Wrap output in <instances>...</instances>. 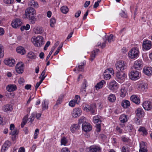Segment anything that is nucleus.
Returning <instances> with one entry per match:
<instances>
[{
  "mask_svg": "<svg viewBox=\"0 0 152 152\" xmlns=\"http://www.w3.org/2000/svg\"><path fill=\"white\" fill-rule=\"evenodd\" d=\"M31 41L34 45L37 47H40L43 44V37L40 36H39L37 37H32Z\"/></svg>",
  "mask_w": 152,
  "mask_h": 152,
  "instance_id": "obj_1",
  "label": "nucleus"
},
{
  "mask_svg": "<svg viewBox=\"0 0 152 152\" xmlns=\"http://www.w3.org/2000/svg\"><path fill=\"white\" fill-rule=\"evenodd\" d=\"M117 69L118 71H123L124 69H126L127 66L126 63L123 61H118L115 64Z\"/></svg>",
  "mask_w": 152,
  "mask_h": 152,
  "instance_id": "obj_2",
  "label": "nucleus"
},
{
  "mask_svg": "<svg viewBox=\"0 0 152 152\" xmlns=\"http://www.w3.org/2000/svg\"><path fill=\"white\" fill-rule=\"evenodd\" d=\"M108 87L110 90L114 91L118 89L119 88V85L115 80H113L108 83Z\"/></svg>",
  "mask_w": 152,
  "mask_h": 152,
  "instance_id": "obj_3",
  "label": "nucleus"
},
{
  "mask_svg": "<svg viewBox=\"0 0 152 152\" xmlns=\"http://www.w3.org/2000/svg\"><path fill=\"white\" fill-rule=\"evenodd\" d=\"M129 77L130 79L135 80L139 79L140 77V73L136 70L132 71L129 74Z\"/></svg>",
  "mask_w": 152,
  "mask_h": 152,
  "instance_id": "obj_4",
  "label": "nucleus"
},
{
  "mask_svg": "<svg viewBox=\"0 0 152 152\" xmlns=\"http://www.w3.org/2000/svg\"><path fill=\"white\" fill-rule=\"evenodd\" d=\"M139 50L137 48H134L131 49L129 53V56L131 58H134L137 57L139 55Z\"/></svg>",
  "mask_w": 152,
  "mask_h": 152,
  "instance_id": "obj_5",
  "label": "nucleus"
},
{
  "mask_svg": "<svg viewBox=\"0 0 152 152\" xmlns=\"http://www.w3.org/2000/svg\"><path fill=\"white\" fill-rule=\"evenodd\" d=\"M96 105L95 104H91V105H86L84 107L83 110L86 112H90L92 114L95 113Z\"/></svg>",
  "mask_w": 152,
  "mask_h": 152,
  "instance_id": "obj_6",
  "label": "nucleus"
},
{
  "mask_svg": "<svg viewBox=\"0 0 152 152\" xmlns=\"http://www.w3.org/2000/svg\"><path fill=\"white\" fill-rule=\"evenodd\" d=\"M36 11L33 7L27 8L25 11V15L26 18L36 15Z\"/></svg>",
  "mask_w": 152,
  "mask_h": 152,
  "instance_id": "obj_7",
  "label": "nucleus"
},
{
  "mask_svg": "<svg viewBox=\"0 0 152 152\" xmlns=\"http://www.w3.org/2000/svg\"><path fill=\"white\" fill-rule=\"evenodd\" d=\"M24 64L23 62H19L16 65L15 69L18 74H21L23 72Z\"/></svg>",
  "mask_w": 152,
  "mask_h": 152,
  "instance_id": "obj_8",
  "label": "nucleus"
},
{
  "mask_svg": "<svg viewBox=\"0 0 152 152\" xmlns=\"http://www.w3.org/2000/svg\"><path fill=\"white\" fill-rule=\"evenodd\" d=\"M81 109L76 108L74 109L72 112V115L74 118H76L80 116L81 114Z\"/></svg>",
  "mask_w": 152,
  "mask_h": 152,
  "instance_id": "obj_9",
  "label": "nucleus"
},
{
  "mask_svg": "<svg viewBox=\"0 0 152 152\" xmlns=\"http://www.w3.org/2000/svg\"><path fill=\"white\" fill-rule=\"evenodd\" d=\"M126 75L123 72L118 71L116 73V76L117 79L119 81H123L125 78Z\"/></svg>",
  "mask_w": 152,
  "mask_h": 152,
  "instance_id": "obj_10",
  "label": "nucleus"
},
{
  "mask_svg": "<svg viewBox=\"0 0 152 152\" xmlns=\"http://www.w3.org/2000/svg\"><path fill=\"white\" fill-rule=\"evenodd\" d=\"M22 22L21 19L17 18L14 20L12 22L11 25L12 27L15 28L21 26Z\"/></svg>",
  "mask_w": 152,
  "mask_h": 152,
  "instance_id": "obj_11",
  "label": "nucleus"
},
{
  "mask_svg": "<svg viewBox=\"0 0 152 152\" xmlns=\"http://www.w3.org/2000/svg\"><path fill=\"white\" fill-rule=\"evenodd\" d=\"M134 68L137 70H141L143 67L142 61L137 60L135 61L134 64Z\"/></svg>",
  "mask_w": 152,
  "mask_h": 152,
  "instance_id": "obj_12",
  "label": "nucleus"
},
{
  "mask_svg": "<svg viewBox=\"0 0 152 152\" xmlns=\"http://www.w3.org/2000/svg\"><path fill=\"white\" fill-rule=\"evenodd\" d=\"M143 73L148 76L152 75V67H145L143 69Z\"/></svg>",
  "mask_w": 152,
  "mask_h": 152,
  "instance_id": "obj_13",
  "label": "nucleus"
},
{
  "mask_svg": "<svg viewBox=\"0 0 152 152\" xmlns=\"http://www.w3.org/2000/svg\"><path fill=\"white\" fill-rule=\"evenodd\" d=\"M4 63L5 64L10 66H12L14 65L15 61L14 59L12 58H9L4 60Z\"/></svg>",
  "mask_w": 152,
  "mask_h": 152,
  "instance_id": "obj_14",
  "label": "nucleus"
},
{
  "mask_svg": "<svg viewBox=\"0 0 152 152\" xmlns=\"http://www.w3.org/2000/svg\"><path fill=\"white\" fill-rule=\"evenodd\" d=\"M86 65V62H83L81 63L79 65L78 67H77L76 69H75L73 71L76 72V73H78L79 71H83L84 69V67Z\"/></svg>",
  "mask_w": 152,
  "mask_h": 152,
  "instance_id": "obj_15",
  "label": "nucleus"
},
{
  "mask_svg": "<svg viewBox=\"0 0 152 152\" xmlns=\"http://www.w3.org/2000/svg\"><path fill=\"white\" fill-rule=\"evenodd\" d=\"M82 130L86 132H89L92 129V127L90 124L88 123H84L82 126Z\"/></svg>",
  "mask_w": 152,
  "mask_h": 152,
  "instance_id": "obj_16",
  "label": "nucleus"
},
{
  "mask_svg": "<svg viewBox=\"0 0 152 152\" xmlns=\"http://www.w3.org/2000/svg\"><path fill=\"white\" fill-rule=\"evenodd\" d=\"M151 42L148 40L144 41L142 44L143 48L145 50L150 49L151 47Z\"/></svg>",
  "mask_w": 152,
  "mask_h": 152,
  "instance_id": "obj_17",
  "label": "nucleus"
},
{
  "mask_svg": "<svg viewBox=\"0 0 152 152\" xmlns=\"http://www.w3.org/2000/svg\"><path fill=\"white\" fill-rule=\"evenodd\" d=\"M144 108L146 110H149L152 108L151 103L149 101H145L142 104Z\"/></svg>",
  "mask_w": 152,
  "mask_h": 152,
  "instance_id": "obj_18",
  "label": "nucleus"
},
{
  "mask_svg": "<svg viewBox=\"0 0 152 152\" xmlns=\"http://www.w3.org/2000/svg\"><path fill=\"white\" fill-rule=\"evenodd\" d=\"M10 130H11L10 134L12 135H15L18 134V132L17 129L15 128L14 125L11 124L10 126Z\"/></svg>",
  "mask_w": 152,
  "mask_h": 152,
  "instance_id": "obj_19",
  "label": "nucleus"
},
{
  "mask_svg": "<svg viewBox=\"0 0 152 152\" xmlns=\"http://www.w3.org/2000/svg\"><path fill=\"white\" fill-rule=\"evenodd\" d=\"M87 149L88 152H99L101 150L99 147L95 145L91 146Z\"/></svg>",
  "mask_w": 152,
  "mask_h": 152,
  "instance_id": "obj_20",
  "label": "nucleus"
},
{
  "mask_svg": "<svg viewBox=\"0 0 152 152\" xmlns=\"http://www.w3.org/2000/svg\"><path fill=\"white\" fill-rule=\"evenodd\" d=\"M135 113L137 116L139 118H141L144 115V113L143 109L140 108H138L136 110Z\"/></svg>",
  "mask_w": 152,
  "mask_h": 152,
  "instance_id": "obj_21",
  "label": "nucleus"
},
{
  "mask_svg": "<svg viewBox=\"0 0 152 152\" xmlns=\"http://www.w3.org/2000/svg\"><path fill=\"white\" fill-rule=\"evenodd\" d=\"M12 109V106L10 104H7L3 107V110L4 112H8L11 111Z\"/></svg>",
  "mask_w": 152,
  "mask_h": 152,
  "instance_id": "obj_22",
  "label": "nucleus"
},
{
  "mask_svg": "<svg viewBox=\"0 0 152 152\" xmlns=\"http://www.w3.org/2000/svg\"><path fill=\"white\" fill-rule=\"evenodd\" d=\"M130 99L136 104H139L140 102V99L136 95H133L130 97Z\"/></svg>",
  "mask_w": 152,
  "mask_h": 152,
  "instance_id": "obj_23",
  "label": "nucleus"
},
{
  "mask_svg": "<svg viewBox=\"0 0 152 152\" xmlns=\"http://www.w3.org/2000/svg\"><path fill=\"white\" fill-rule=\"evenodd\" d=\"M80 126L78 124H75L72 125L70 127V130L72 132L75 133L80 128Z\"/></svg>",
  "mask_w": 152,
  "mask_h": 152,
  "instance_id": "obj_24",
  "label": "nucleus"
},
{
  "mask_svg": "<svg viewBox=\"0 0 152 152\" xmlns=\"http://www.w3.org/2000/svg\"><path fill=\"white\" fill-rule=\"evenodd\" d=\"M17 89L16 85L14 84H10L8 85L7 87V90L9 92L14 91Z\"/></svg>",
  "mask_w": 152,
  "mask_h": 152,
  "instance_id": "obj_25",
  "label": "nucleus"
},
{
  "mask_svg": "<svg viewBox=\"0 0 152 152\" xmlns=\"http://www.w3.org/2000/svg\"><path fill=\"white\" fill-rule=\"evenodd\" d=\"M33 31L35 34H41L43 32L42 28L40 26L35 27L33 29Z\"/></svg>",
  "mask_w": 152,
  "mask_h": 152,
  "instance_id": "obj_26",
  "label": "nucleus"
},
{
  "mask_svg": "<svg viewBox=\"0 0 152 152\" xmlns=\"http://www.w3.org/2000/svg\"><path fill=\"white\" fill-rule=\"evenodd\" d=\"M28 5L31 7H34L37 8L38 7V5L37 2L35 1L34 0H31L28 3Z\"/></svg>",
  "mask_w": 152,
  "mask_h": 152,
  "instance_id": "obj_27",
  "label": "nucleus"
},
{
  "mask_svg": "<svg viewBox=\"0 0 152 152\" xmlns=\"http://www.w3.org/2000/svg\"><path fill=\"white\" fill-rule=\"evenodd\" d=\"M99 51V50L98 49H95V50H93L91 52L90 60L91 61H93L96 57V53Z\"/></svg>",
  "mask_w": 152,
  "mask_h": 152,
  "instance_id": "obj_28",
  "label": "nucleus"
},
{
  "mask_svg": "<svg viewBox=\"0 0 152 152\" xmlns=\"http://www.w3.org/2000/svg\"><path fill=\"white\" fill-rule=\"evenodd\" d=\"M41 114L40 113L36 114L35 113H33L32 114L31 116L30 121L31 123L34 121V117L36 116V117L37 119H39L41 117Z\"/></svg>",
  "mask_w": 152,
  "mask_h": 152,
  "instance_id": "obj_29",
  "label": "nucleus"
},
{
  "mask_svg": "<svg viewBox=\"0 0 152 152\" xmlns=\"http://www.w3.org/2000/svg\"><path fill=\"white\" fill-rule=\"evenodd\" d=\"M127 90L126 88L124 86H122L120 90V96L122 97H124L126 94Z\"/></svg>",
  "mask_w": 152,
  "mask_h": 152,
  "instance_id": "obj_30",
  "label": "nucleus"
},
{
  "mask_svg": "<svg viewBox=\"0 0 152 152\" xmlns=\"http://www.w3.org/2000/svg\"><path fill=\"white\" fill-rule=\"evenodd\" d=\"M121 105L124 108H126L130 106V103L128 100H124L122 101Z\"/></svg>",
  "mask_w": 152,
  "mask_h": 152,
  "instance_id": "obj_31",
  "label": "nucleus"
},
{
  "mask_svg": "<svg viewBox=\"0 0 152 152\" xmlns=\"http://www.w3.org/2000/svg\"><path fill=\"white\" fill-rule=\"evenodd\" d=\"M105 83L106 82L104 80H102L97 83L95 86V87L96 89L97 90L102 88L103 87V85L105 84Z\"/></svg>",
  "mask_w": 152,
  "mask_h": 152,
  "instance_id": "obj_32",
  "label": "nucleus"
},
{
  "mask_svg": "<svg viewBox=\"0 0 152 152\" xmlns=\"http://www.w3.org/2000/svg\"><path fill=\"white\" fill-rule=\"evenodd\" d=\"M147 88V84L145 83L139 84L138 86V88L140 91H144Z\"/></svg>",
  "mask_w": 152,
  "mask_h": 152,
  "instance_id": "obj_33",
  "label": "nucleus"
},
{
  "mask_svg": "<svg viewBox=\"0 0 152 152\" xmlns=\"http://www.w3.org/2000/svg\"><path fill=\"white\" fill-rule=\"evenodd\" d=\"M17 52L21 55H24L26 53V51L24 48L21 46H19L16 49Z\"/></svg>",
  "mask_w": 152,
  "mask_h": 152,
  "instance_id": "obj_34",
  "label": "nucleus"
},
{
  "mask_svg": "<svg viewBox=\"0 0 152 152\" xmlns=\"http://www.w3.org/2000/svg\"><path fill=\"white\" fill-rule=\"evenodd\" d=\"M128 116L124 114H123L121 115L119 119L120 121L122 123H124L127 121Z\"/></svg>",
  "mask_w": 152,
  "mask_h": 152,
  "instance_id": "obj_35",
  "label": "nucleus"
},
{
  "mask_svg": "<svg viewBox=\"0 0 152 152\" xmlns=\"http://www.w3.org/2000/svg\"><path fill=\"white\" fill-rule=\"evenodd\" d=\"M26 18L29 20L30 23L31 24H34L37 20V18H36L35 15L27 17Z\"/></svg>",
  "mask_w": 152,
  "mask_h": 152,
  "instance_id": "obj_36",
  "label": "nucleus"
},
{
  "mask_svg": "<svg viewBox=\"0 0 152 152\" xmlns=\"http://www.w3.org/2000/svg\"><path fill=\"white\" fill-rule=\"evenodd\" d=\"M101 116L99 115H97L94 116L93 118V120L95 123L101 124Z\"/></svg>",
  "mask_w": 152,
  "mask_h": 152,
  "instance_id": "obj_37",
  "label": "nucleus"
},
{
  "mask_svg": "<svg viewBox=\"0 0 152 152\" xmlns=\"http://www.w3.org/2000/svg\"><path fill=\"white\" fill-rule=\"evenodd\" d=\"M27 57L31 59H34L36 58V56L34 53L32 52H30L28 53Z\"/></svg>",
  "mask_w": 152,
  "mask_h": 152,
  "instance_id": "obj_38",
  "label": "nucleus"
},
{
  "mask_svg": "<svg viewBox=\"0 0 152 152\" xmlns=\"http://www.w3.org/2000/svg\"><path fill=\"white\" fill-rule=\"evenodd\" d=\"M108 100L110 102H114L116 100L115 96L113 94L110 95L108 97Z\"/></svg>",
  "mask_w": 152,
  "mask_h": 152,
  "instance_id": "obj_39",
  "label": "nucleus"
},
{
  "mask_svg": "<svg viewBox=\"0 0 152 152\" xmlns=\"http://www.w3.org/2000/svg\"><path fill=\"white\" fill-rule=\"evenodd\" d=\"M11 144V143L9 141H6L3 145L2 147L3 149H6L8 148Z\"/></svg>",
  "mask_w": 152,
  "mask_h": 152,
  "instance_id": "obj_40",
  "label": "nucleus"
},
{
  "mask_svg": "<svg viewBox=\"0 0 152 152\" xmlns=\"http://www.w3.org/2000/svg\"><path fill=\"white\" fill-rule=\"evenodd\" d=\"M28 118V116L27 115H25L23 118L21 124L22 128H23L24 126L26 124V122H27Z\"/></svg>",
  "mask_w": 152,
  "mask_h": 152,
  "instance_id": "obj_41",
  "label": "nucleus"
},
{
  "mask_svg": "<svg viewBox=\"0 0 152 152\" xmlns=\"http://www.w3.org/2000/svg\"><path fill=\"white\" fill-rule=\"evenodd\" d=\"M86 118L85 117H81L79 120L78 124L80 125V124H82V126L84 124V123H86Z\"/></svg>",
  "mask_w": 152,
  "mask_h": 152,
  "instance_id": "obj_42",
  "label": "nucleus"
},
{
  "mask_svg": "<svg viewBox=\"0 0 152 152\" xmlns=\"http://www.w3.org/2000/svg\"><path fill=\"white\" fill-rule=\"evenodd\" d=\"M62 99L63 97L62 96L58 97L56 104L54 106V108H56L57 107V105L61 103L62 101Z\"/></svg>",
  "mask_w": 152,
  "mask_h": 152,
  "instance_id": "obj_43",
  "label": "nucleus"
},
{
  "mask_svg": "<svg viewBox=\"0 0 152 152\" xmlns=\"http://www.w3.org/2000/svg\"><path fill=\"white\" fill-rule=\"evenodd\" d=\"M61 10L63 13L66 14L68 12L69 9L67 7L63 6L61 7Z\"/></svg>",
  "mask_w": 152,
  "mask_h": 152,
  "instance_id": "obj_44",
  "label": "nucleus"
},
{
  "mask_svg": "<svg viewBox=\"0 0 152 152\" xmlns=\"http://www.w3.org/2000/svg\"><path fill=\"white\" fill-rule=\"evenodd\" d=\"M140 149L139 150H147V146L145 145V143L143 142L140 143Z\"/></svg>",
  "mask_w": 152,
  "mask_h": 152,
  "instance_id": "obj_45",
  "label": "nucleus"
},
{
  "mask_svg": "<svg viewBox=\"0 0 152 152\" xmlns=\"http://www.w3.org/2000/svg\"><path fill=\"white\" fill-rule=\"evenodd\" d=\"M56 23V20L54 18H52L50 19V26L52 28L54 27Z\"/></svg>",
  "mask_w": 152,
  "mask_h": 152,
  "instance_id": "obj_46",
  "label": "nucleus"
},
{
  "mask_svg": "<svg viewBox=\"0 0 152 152\" xmlns=\"http://www.w3.org/2000/svg\"><path fill=\"white\" fill-rule=\"evenodd\" d=\"M138 131L142 132L144 135H146L147 134V131L145 128L144 127H140Z\"/></svg>",
  "mask_w": 152,
  "mask_h": 152,
  "instance_id": "obj_47",
  "label": "nucleus"
},
{
  "mask_svg": "<svg viewBox=\"0 0 152 152\" xmlns=\"http://www.w3.org/2000/svg\"><path fill=\"white\" fill-rule=\"evenodd\" d=\"M104 78L106 80H108L111 78V75L109 73L105 72L104 74Z\"/></svg>",
  "mask_w": 152,
  "mask_h": 152,
  "instance_id": "obj_48",
  "label": "nucleus"
},
{
  "mask_svg": "<svg viewBox=\"0 0 152 152\" xmlns=\"http://www.w3.org/2000/svg\"><path fill=\"white\" fill-rule=\"evenodd\" d=\"M121 151L122 152H129V148L127 145L124 146Z\"/></svg>",
  "mask_w": 152,
  "mask_h": 152,
  "instance_id": "obj_49",
  "label": "nucleus"
},
{
  "mask_svg": "<svg viewBox=\"0 0 152 152\" xmlns=\"http://www.w3.org/2000/svg\"><path fill=\"white\" fill-rule=\"evenodd\" d=\"M30 27V25L29 24H27L26 26H23L20 28V29L21 31H23L24 30H28Z\"/></svg>",
  "mask_w": 152,
  "mask_h": 152,
  "instance_id": "obj_50",
  "label": "nucleus"
},
{
  "mask_svg": "<svg viewBox=\"0 0 152 152\" xmlns=\"http://www.w3.org/2000/svg\"><path fill=\"white\" fill-rule=\"evenodd\" d=\"M67 143V141L66 138L65 137H62L61 140V145H65Z\"/></svg>",
  "mask_w": 152,
  "mask_h": 152,
  "instance_id": "obj_51",
  "label": "nucleus"
},
{
  "mask_svg": "<svg viewBox=\"0 0 152 152\" xmlns=\"http://www.w3.org/2000/svg\"><path fill=\"white\" fill-rule=\"evenodd\" d=\"M4 56V49L1 45H0V58H2Z\"/></svg>",
  "mask_w": 152,
  "mask_h": 152,
  "instance_id": "obj_52",
  "label": "nucleus"
},
{
  "mask_svg": "<svg viewBox=\"0 0 152 152\" xmlns=\"http://www.w3.org/2000/svg\"><path fill=\"white\" fill-rule=\"evenodd\" d=\"M113 37V35L112 34H110L109 36L108 37L107 40L109 43H110L114 41Z\"/></svg>",
  "mask_w": 152,
  "mask_h": 152,
  "instance_id": "obj_53",
  "label": "nucleus"
},
{
  "mask_svg": "<svg viewBox=\"0 0 152 152\" xmlns=\"http://www.w3.org/2000/svg\"><path fill=\"white\" fill-rule=\"evenodd\" d=\"M80 93L83 96L85 97L86 96L87 93H86V89L81 88L80 89Z\"/></svg>",
  "mask_w": 152,
  "mask_h": 152,
  "instance_id": "obj_54",
  "label": "nucleus"
},
{
  "mask_svg": "<svg viewBox=\"0 0 152 152\" xmlns=\"http://www.w3.org/2000/svg\"><path fill=\"white\" fill-rule=\"evenodd\" d=\"M63 42H62L61 44L59 46V47L57 48V49L56 50V52L53 54V55L54 56L56 55L58 53L59 51L62 48V47L63 46Z\"/></svg>",
  "mask_w": 152,
  "mask_h": 152,
  "instance_id": "obj_55",
  "label": "nucleus"
},
{
  "mask_svg": "<svg viewBox=\"0 0 152 152\" xmlns=\"http://www.w3.org/2000/svg\"><path fill=\"white\" fill-rule=\"evenodd\" d=\"M76 103L75 100H72L69 102V105L70 106L73 107L75 106Z\"/></svg>",
  "mask_w": 152,
  "mask_h": 152,
  "instance_id": "obj_56",
  "label": "nucleus"
},
{
  "mask_svg": "<svg viewBox=\"0 0 152 152\" xmlns=\"http://www.w3.org/2000/svg\"><path fill=\"white\" fill-rule=\"evenodd\" d=\"M120 15L122 18H126L127 17V13L123 11H122L121 13L120 14Z\"/></svg>",
  "mask_w": 152,
  "mask_h": 152,
  "instance_id": "obj_57",
  "label": "nucleus"
},
{
  "mask_svg": "<svg viewBox=\"0 0 152 152\" xmlns=\"http://www.w3.org/2000/svg\"><path fill=\"white\" fill-rule=\"evenodd\" d=\"M127 128L128 131L129 132H132L133 129V126L130 124L128 126Z\"/></svg>",
  "mask_w": 152,
  "mask_h": 152,
  "instance_id": "obj_58",
  "label": "nucleus"
},
{
  "mask_svg": "<svg viewBox=\"0 0 152 152\" xmlns=\"http://www.w3.org/2000/svg\"><path fill=\"white\" fill-rule=\"evenodd\" d=\"M74 100H75V101L76 103L78 104V103L80 102V96L77 95H76Z\"/></svg>",
  "mask_w": 152,
  "mask_h": 152,
  "instance_id": "obj_59",
  "label": "nucleus"
},
{
  "mask_svg": "<svg viewBox=\"0 0 152 152\" xmlns=\"http://www.w3.org/2000/svg\"><path fill=\"white\" fill-rule=\"evenodd\" d=\"M42 107L43 110L47 109L48 108V106L45 104V101L44 100L42 103Z\"/></svg>",
  "mask_w": 152,
  "mask_h": 152,
  "instance_id": "obj_60",
  "label": "nucleus"
},
{
  "mask_svg": "<svg viewBox=\"0 0 152 152\" xmlns=\"http://www.w3.org/2000/svg\"><path fill=\"white\" fill-rule=\"evenodd\" d=\"M101 124H96L95 126L96 127V131L99 132L101 130Z\"/></svg>",
  "mask_w": 152,
  "mask_h": 152,
  "instance_id": "obj_61",
  "label": "nucleus"
},
{
  "mask_svg": "<svg viewBox=\"0 0 152 152\" xmlns=\"http://www.w3.org/2000/svg\"><path fill=\"white\" fill-rule=\"evenodd\" d=\"M39 130L37 129H36L35 131L34 136V139H36L37 137V136L39 134Z\"/></svg>",
  "mask_w": 152,
  "mask_h": 152,
  "instance_id": "obj_62",
  "label": "nucleus"
},
{
  "mask_svg": "<svg viewBox=\"0 0 152 152\" xmlns=\"http://www.w3.org/2000/svg\"><path fill=\"white\" fill-rule=\"evenodd\" d=\"M101 0H98L96 2L94 5V7L95 8H97L99 5V3L101 1Z\"/></svg>",
  "mask_w": 152,
  "mask_h": 152,
  "instance_id": "obj_63",
  "label": "nucleus"
},
{
  "mask_svg": "<svg viewBox=\"0 0 152 152\" xmlns=\"http://www.w3.org/2000/svg\"><path fill=\"white\" fill-rule=\"evenodd\" d=\"M4 3L7 4H11L14 1V0H4Z\"/></svg>",
  "mask_w": 152,
  "mask_h": 152,
  "instance_id": "obj_64",
  "label": "nucleus"
}]
</instances>
